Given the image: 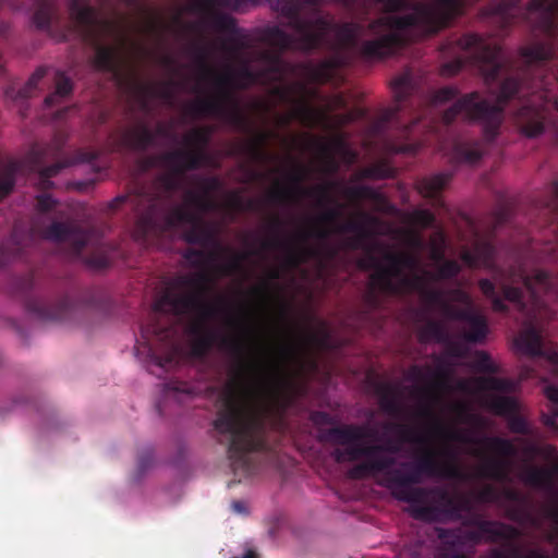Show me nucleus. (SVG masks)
<instances>
[{
  "label": "nucleus",
  "mask_w": 558,
  "mask_h": 558,
  "mask_svg": "<svg viewBox=\"0 0 558 558\" xmlns=\"http://www.w3.org/2000/svg\"><path fill=\"white\" fill-rule=\"evenodd\" d=\"M171 132L165 124L159 123L155 131L140 122L131 128L123 130L118 138V146L122 149L145 153L149 147L156 144L157 137H170Z\"/></svg>",
  "instance_id": "dca6fc26"
},
{
  "label": "nucleus",
  "mask_w": 558,
  "mask_h": 558,
  "mask_svg": "<svg viewBox=\"0 0 558 558\" xmlns=\"http://www.w3.org/2000/svg\"><path fill=\"white\" fill-rule=\"evenodd\" d=\"M487 333V319L482 314L476 313L463 330L462 337L469 343H481L486 339Z\"/></svg>",
  "instance_id": "58836bf2"
},
{
  "label": "nucleus",
  "mask_w": 558,
  "mask_h": 558,
  "mask_svg": "<svg viewBox=\"0 0 558 558\" xmlns=\"http://www.w3.org/2000/svg\"><path fill=\"white\" fill-rule=\"evenodd\" d=\"M380 410L396 418L407 417L408 407L401 401V389L392 384H381L377 387Z\"/></svg>",
  "instance_id": "a878e982"
},
{
  "label": "nucleus",
  "mask_w": 558,
  "mask_h": 558,
  "mask_svg": "<svg viewBox=\"0 0 558 558\" xmlns=\"http://www.w3.org/2000/svg\"><path fill=\"white\" fill-rule=\"evenodd\" d=\"M482 158V151L477 143H456L453 146V159L457 162L474 163Z\"/></svg>",
  "instance_id": "79ce46f5"
},
{
  "label": "nucleus",
  "mask_w": 558,
  "mask_h": 558,
  "mask_svg": "<svg viewBox=\"0 0 558 558\" xmlns=\"http://www.w3.org/2000/svg\"><path fill=\"white\" fill-rule=\"evenodd\" d=\"M306 178V170L300 165H295L289 174V184L276 183L275 187L269 192L268 198L271 203L277 204H291L296 203L301 197H317L319 206L333 204V206L326 207L318 216L317 222L324 225L325 228H316L308 232H303L299 235L296 241H288L280 236L283 229V221L274 216L269 223L270 231L274 236L266 239L262 243L264 250L279 248L284 251V265L288 268H296L306 263L310 258L317 255V251L307 245L306 241L310 236H315L320 240L327 239L331 233H335L337 225L341 223L343 216V206L332 197L331 193L338 185L337 182L330 181L314 187H304L302 182Z\"/></svg>",
  "instance_id": "39448f33"
},
{
  "label": "nucleus",
  "mask_w": 558,
  "mask_h": 558,
  "mask_svg": "<svg viewBox=\"0 0 558 558\" xmlns=\"http://www.w3.org/2000/svg\"><path fill=\"white\" fill-rule=\"evenodd\" d=\"M73 84L70 77L63 72L58 71L56 74V90L45 97V106L50 108L57 104L60 98H64L72 93Z\"/></svg>",
  "instance_id": "a19ab883"
},
{
  "label": "nucleus",
  "mask_w": 558,
  "mask_h": 558,
  "mask_svg": "<svg viewBox=\"0 0 558 558\" xmlns=\"http://www.w3.org/2000/svg\"><path fill=\"white\" fill-rule=\"evenodd\" d=\"M16 289L24 294H27L35 288V277L33 274H27L20 277L15 281Z\"/></svg>",
  "instance_id": "bf43d9fd"
},
{
  "label": "nucleus",
  "mask_w": 558,
  "mask_h": 558,
  "mask_svg": "<svg viewBox=\"0 0 558 558\" xmlns=\"http://www.w3.org/2000/svg\"><path fill=\"white\" fill-rule=\"evenodd\" d=\"M477 386L478 389L484 391H497L504 393L512 392L515 389V384L513 380L494 376L478 378Z\"/></svg>",
  "instance_id": "37998d69"
},
{
  "label": "nucleus",
  "mask_w": 558,
  "mask_h": 558,
  "mask_svg": "<svg viewBox=\"0 0 558 558\" xmlns=\"http://www.w3.org/2000/svg\"><path fill=\"white\" fill-rule=\"evenodd\" d=\"M481 474L488 478L505 481L507 478L506 462L501 459H489L483 464Z\"/></svg>",
  "instance_id": "49530a36"
},
{
  "label": "nucleus",
  "mask_w": 558,
  "mask_h": 558,
  "mask_svg": "<svg viewBox=\"0 0 558 558\" xmlns=\"http://www.w3.org/2000/svg\"><path fill=\"white\" fill-rule=\"evenodd\" d=\"M197 66L202 76L214 77L216 93L209 97L197 98L187 106V112L194 117H216L235 130L253 134V137L238 149L253 159L264 161L270 159L265 146L272 136L268 131H256L250 117L243 111L233 89H246L260 80H267L265 72L253 70L248 60H242L236 70L228 69L218 74L208 64V51L204 46L193 48Z\"/></svg>",
  "instance_id": "20e7f679"
},
{
  "label": "nucleus",
  "mask_w": 558,
  "mask_h": 558,
  "mask_svg": "<svg viewBox=\"0 0 558 558\" xmlns=\"http://www.w3.org/2000/svg\"><path fill=\"white\" fill-rule=\"evenodd\" d=\"M295 107L290 116H282L279 118V124L287 126L292 119L301 121L303 124L313 126L317 121L324 117L323 113L317 111L304 100H295Z\"/></svg>",
  "instance_id": "2f4dec72"
},
{
  "label": "nucleus",
  "mask_w": 558,
  "mask_h": 558,
  "mask_svg": "<svg viewBox=\"0 0 558 558\" xmlns=\"http://www.w3.org/2000/svg\"><path fill=\"white\" fill-rule=\"evenodd\" d=\"M177 283L185 291H167L154 306V319L142 327V337L173 348L178 330L170 318L163 315L169 311L174 316L197 314L199 317L190 326L194 337L192 352L203 357L214 344L236 359V367L231 379L218 397V410L213 421L215 437L227 445L228 457L234 469L248 470V453L267 448V418L272 411H284L291 403V381L286 373V364L294 359L298 347L286 341L278 348L277 359L263 361L248 360L256 353V329L243 328L239 337L220 336L207 325V319L218 313L217 305L206 301L209 294V277L205 272L181 276Z\"/></svg>",
  "instance_id": "f257e3e1"
},
{
  "label": "nucleus",
  "mask_w": 558,
  "mask_h": 558,
  "mask_svg": "<svg viewBox=\"0 0 558 558\" xmlns=\"http://www.w3.org/2000/svg\"><path fill=\"white\" fill-rule=\"evenodd\" d=\"M501 295L496 289V283L489 279H481L478 288L484 296L490 301L492 308L498 313H508L506 301L529 318H533L545 306L543 294L548 293L553 287V280L545 270L537 269L530 276L522 265L505 269L496 278Z\"/></svg>",
  "instance_id": "1a4fd4ad"
},
{
  "label": "nucleus",
  "mask_w": 558,
  "mask_h": 558,
  "mask_svg": "<svg viewBox=\"0 0 558 558\" xmlns=\"http://www.w3.org/2000/svg\"><path fill=\"white\" fill-rule=\"evenodd\" d=\"M415 415L421 418L432 420L434 422V428L437 432H446L441 423L436 418L432 408L428 404H421L416 409Z\"/></svg>",
  "instance_id": "4d7b16f0"
},
{
  "label": "nucleus",
  "mask_w": 558,
  "mask_h": 558,
  "mask_svg": "<svg viewBox=\"0 0 558 558\" xmlns=\"http://www.w3.org/2000/svg\"><path fill=\"white\" fill-rule=\"evenodd\" d=\"M37 201V209L41 213H48L53 209L56 205V201L51 197V195L43 193L36 197Z\"/></svg>",
  "instance_id": "052dcab7"
},
{
  "label": "nucleus",
  "mask_w": 558,
  "mask_h": 558,
  "mask_svg": "<svg viewBox=\"0 0 558 558\" xmlns=\"http://www.w3.org/2000/svg\"><path fill=\"white\" fill-rule=\"evenodd\" d=\"M69 11L83 41L95 50L93 66L99 71L117 72L121 61L120 48L104 44L108 37L120 39L117 23L100 17L98 10L85 0H69Z\"/></svg>",
  "instance_id": "9d476101"
},
{
  "label": "nucleus",
  "mask_w": 558,
  "mask_h": 558,
  "mask_svg": "<svg viewBox=\"0 0 558 558\" xmlns=\"http://www.w3.org/2000/svg\"><path fill=\"white\" fill-rule=\"evenodd\" d=\"M452 174L449 172H440L430 177H425L416 182L418 193L429 199H437L441 191L450 182Z\"/></svg>",
  "instance_id": "7c9ffc66"
},
{
  "label": "nucleus",
  "mask_w": 558,
  "mask_h": 558,
  "mask_svg": "<svg viewBox=\"0 0 558 558\" xmlns=\"http://www.w3.org/2000/svg\"><path fill=\"white\" fill-rule=\"evenodd\" d=\"M213 130L210 128H195L192 129L184 136V150H194L203 154L202 167L206 162L207 155L205 148L210 142Z\"/></svg>",
  "instance_id": "f704fd0d"
},
{
  "label": "nucleus",
  "mask_w": 558,
  "mask_h": 558,
  "mask_svg": "<svg viewBox=\"0 0 558 558\" xmlns=\"http://www.w3.org/2000/svg\"><path fill=\"white\" fill-rule=\"evenodd\" d=\"M45 75L46 69L38 68L22 87L16 88L14 85L8 86L4 92L5 97L13 101H21L22 105H24V102L35 94L39 82ZM20 111L22 116H25L23 106H21Z\"/></svg>",
  "instance_id": "c85d7f7f"
},
{
  "label": "nucleus",
  "mask_w": 558,
  "mask_h": 558,
  "mask_svg": "<svg viewBox=\"0 0 558 558\" xmlns=\"http://www.w3.org/2000/svg\"><path fill=\"white\" fill-rule=\"evenodd\" d=\"M383 3L387 12H398L407 5L408 0H377Z\"/></svg>",
  "instance_id": "0e129e2a"
},
{
  "label": "nucleus",
  "mask_w": 558,
  "mask_h": 558,
  "mask_svg": "<svg viewBox=\"0 0 558 558\" xmlns=\"http://www.w3.org/2000/svg\"><path fill=\"white\" fill-rule=\"evenodd\" d=\"M43 234L46 240L68 244L72 256H78L89 241L88 231L74 222L53 221Z\"/></svg>",
  "instance_id": "a211bd4d"
},
{
  "label": "nucleus",
  "mask_w": 558,
  "mask_h": 558,
  "mask_svg": "<svg viewBox=\"0 0 558 558\" xmlns=\"http://www.w3.org/2000/svg\"><path fill=\"white\" fill-rule=\"evenodd\" d=\"M391 89L393 93L395 105L385 109L380 114L377 123V128L380 131H385L391 124H400L399 114L407 108L409 99L414 90L412 74L405 72L396 77L391 83Z\"/></svg>",
  "instance_id": "f3484780"
},
{
  "label": "nucleus",
  "mask_w": 558,
  "mask_h": 558,
  "mask_svg": "<svg viewBox=\"0 0 558 558\" xmlns=\"http://www.w3.org/2000/svg\"><path fill=\"white\" fill-rule=\"evenodd\" d=\"M402 284L407 290L416 291L429 308H437L444 314L446 305H449L445 292L441 289L429 287L425 276L413 275V277H404Z\"/></svg>",
  "instance_id": "4be33fe9"
},
{
  "label": "nucleus",
  "mask_w": 558,
  "mask_h": 558,
  "mask_svg": "<svg viewBox=\"0 0 558 558\" xmlns=\"http://www.w3.org/2000/svg\"><path fill=\"white\" fill-rule=\"evenodd\" d=\"M259 0H191L185 5V11L208 15L210 25L219 33L228 35L223 48L234 54H239L251 47V41L244 29L238 27L236 20L217 8L243 13L250 7H255Z\"/></svg>",
  "instance_id": "9b49d317"
},
{
  "label": "nucleus",
  "mask_w": 558,
  "mask_h": 558,
  "mask_svg": "<svg viewBox=\"0 0 558 558\" xmlns=\"http://www.w3.org/2000/svg\"><path fill=\"white\" fill-rule=\"evenodd\" d=\"M35 12L33 22L37 28L50 31L53 21H59V9L56 0H34Z\"/></svg>",
  "instance_id": "c756f323"
},
{
  "label": "nucleus",
  "mask_w": 558,
  "mask_h": 558,
  "mask_svg": "<svg viewBox=\"0 0 558 558\" xmlns=\"http://www.w3.org/2000/svg\"><path fill=\"white\" fill-rule=\"evenodd\" d=\"M46 155H48V148H43L36 145L31 149L27 156V161L31 165V169L38 172V184L39 187L44 191L52 189L53 182L50 179L56 177L62 169L71 165V161L64 160L57 161L50 166L44 167L43 160Z\"/></svg>",
  "instance_id": "412c9836"
},
{
  "label": "nucleus",
  "mask_w": 558,
  "mask_h": 558,
  "mask_svg": "<svg viewBox=\"0 0 558 558\" xmlns=\"http://www.w3.org/2000/svg\"><path fill=\"white\" fill-rule=\"evenodd\" d=\"M446 436L458 442L485 446L490 451L505 458L513 457L517 453V448L511 440L498 436L476 438L458 430L446 432Z\"/></svg>",
  "instance_id": "b1692460"
},
{
  "label": "nucleus",
  "mask_w": 558,
  "mask_h": 558,
  "mask_svg": "<svg viewBox=\"0 0 558 558\" xmlns=\"http://www.w3.org/2000/svg\"><path fill=\"white\" fill-rule=\"evenodd\" d=\"M470 524L477 527L482 533L483 539L489 543L517 541L521 536V531L518 527L499 521L474 518L470 521Z\"/></svg>",
  "instance_id": "393cba45"
},
{
  "label": "nucleus",
  "mask_w": 558,
  "mask_h": 558,
  "mask_svg": "<svg viewBox=\"0 0 558 558\" xmlns=\"http://www.w3.org/2000/svg\"><path fill=\"white\" fill-rule=\"evenodd\" d=\"M228 206L235 211H244V198L238 193H232L228 198Z\"/></svg>",
  "instance_id": "338daca9"
},
{
  "label": "nucleus",
  "mask_w": 558,
  "mask_h": 558,
  "mask_svg": "<svg viewBox=\"0 0 558 558\" xmlns=\"http://www.w3.org/2000/svg\"><path fill=\"white\" fill-rule=\"evenodd\" d=\"M459 15L461 0H432L428 3H416L412 12L405 15L380 16L368 23L367 29L375 38L362 41L359 52L367 60L386 59L404 46L402 31L414 28L433 35L447 27Z\"/></svg>",
  "instance_id": "0eeeda50"
},
{
  "label": "nucleus",
  "mask_w": 558,
  "mask_h": 558,
  "mask_svg": "<svg viewBox=\"0 0 558 558\" xmlns=\"http://www.w3.org/2000/svg\"><path fill=\"white\" fill-rule=\"evenodd\" d=\"M360 219H350L340 225H337L335 228V233H356L360 238H366L368 235V230L366 225L375 223L377 221L376 218L366 214L360 213Z\"/></svg>",
  "instance_id": "ea45409f"
},
{
  "label": "nucleus",
  "mask_w": 558,
  "mask_h": 558,
  "mask_svg": "<svg viewBox=\"0 0 558 558\" xmlns=\"http://www.w3.org/2000/svg\"><path fill=\"white\" fill-rule=\"evenodd\" d=\"M19 170V162H10L0 173V201L12 192L15 184V174Z\"/></svg>",
  "instance_id": "a18cd8bd"
},
{
  "label": "nucleus",
  "mask_w": 558,
  "mask_h": 558,
  "mask_svg": "<svg viewBox=\"0 0 558 558\" xmlns=\"http://www.w3.org/2000/svg\"><path fill=\"white\" fill-rule=\"evenodd\" d=\"M535 223L547 228L553 239V245L545 250L551 259L558 260V182L550 183L543 199L535 204Z\"/></svg>",
  "instance_id": "2eb2a0df"
},
{
  "label": "nucleus",
  "mask_w": 558,
  "mask_h": 558,
  "mask_svg": "<svg viewBox=\"0 0 558 558\" xmlns=\"http://www.w3.org/2000/svg\"><path fill=\"white\" fill-rule=\"evenodd\" d=\"M202 191L187 190L184 195V206L187 209L190 207L195 208L198 213H208L217 208L216 201L210 194L217 191L220 186V182L215 177H206L201 179Z\"/></svg>",
  "instance_id": "5701e85b"
},
{
  "label": "nucleus",
  "mask_w": 558,
  "mask_h": 558,
  "mask_svg": "<svg viewBox=\"0 0 558 558\" xmlns=\"http://www.w3.org/2000/svg\"><path fill=\"white\" fill-rule=\"evenodd\" d=\"M159 225H155L151 231H147L146 240H136L144 245L155 244L166 232H169L181 225H190L184 232L183 239L192 245H199L203 248H213L225 251L218 239V230L213 223L205 222L192 209L184 205H175L173 211L168 216H162Z\"/></svg>",
  "instance_id": "f8f14e48"
},
{
  "label": "nucleus",
  "mask_w": 558,
  "mask_h": 558,
  "mask_svg": "<svg viewBox=\"0 0 558 558\" xmlns=\"http://www.w3.org/2000/svg\"><path fill=\"white\" fill-rule=\"evenodd\" d=\"M222 251L213 248H186L182 257L194 268L201 269L196 274L205 272L209 277V292L211 291L213 280L206 268L214 265L220 257Z\"/></svg>",
  "instance_id": "bb28decb"
},
{
  "label": "nucleus",
  "mask_w": 558,
  "mask_h": 558,
  "mask_svg": "<svg viewBox=\"0 0 558 558\" xmlns=\"http://www.w3.org/2000/svg\"><path fill=\"white\" fill-rule=\"evenodd\" d=\"M494 247L490 243H476L473 248H463L460 253L461 260L471 268L489 267L494 259Z\"/></svg>",
  "instance_id": "cd10ccee"
},
{
  "label": "nucleus",
  "mask_w": 558,
  "mask_h": 558,
  "mask_svg": "<svg viewBox=\"0 0 558 558\" xmlns=\"http://www.w3.org/2000/svg\"><path fill=\"white\" fill-rule=\"evenodd\" d=\"M504 496L507 500L514 504L523 505L525 502V497L520 492L512 488L505 489Z\"/></svg>",
  "instance_id": "774afa93"
},
{
  "label": "nucleus",
  "mask_w": 558,
  "mask_h": 558,
  "mask_svg": "<svg viewBox=\"0 0 558 558\" xmlns=\"http://www.w3.org/2000/svg\"><path fill=\"white\" fill-rule=\"evenodd\" d=\"M474 365L478 372L487 374L498 373V367L494 364L490 356L484 351H481L476 354Z\"/></svg>",
  "instance_id": "864d4df0"
},
{
  "label": "nucleus",
  "mask_w": 558,
  "mask_h": 558,
  "mask_svg": "<svg viewBox=\"0 0 558 558\" xmlns=\"http://www.w3.org/2000/svg\"><path fill=\"white\" fill-rule=\"evenodd\" d=\"M203 154L194 150L174 148L163 151L151 158L153 165H158L167 172L159 175L149 186H142L128 195L117 196L110 203L112 210L124 205L136 214L133 230L135 240H146L147 231L159 225L162 216L173 211L175 205L171 204L172 194L180 187L181 177L189 171L202 167Z\"/></svg>",
  "instance_id": "423d86ee"
},
{
  "label": "nucleus",
  "mask_w": 558,
  "mask_h": 558,
  "mask_svg": "<svg viewBox=\"0 0 558 558\" xmlns=\"http://www.w3.org/2000/svg\"><path fill=\"white\" fill-rule=\"evenodd\" d=\"M504 542L501 548L489 550L488 558H549L547 554L538 549H531L527 554H524L522 547L515 544V541Z\"/></svg>",
  "instance_id": "72a5a7b5"
},
{
  "label": "nucleus",
  "mask_w": 558,
  "mask_h": 558,
  "mask_svg": "<svg viewBox=\"0 0 558 558\" xmlns=\"http://www.w3.org/2000/svg\"><path fill=\"white\" fill-rule=\"evenodd\" d=\"M393 169L386 162H378L360 170L359 179L383 180L392 177Z\"/></svg>",
  "instance_id": "de8ad7c7"
},
{
  "label": "nucleus",
  "mask_w": 558,
  "mask_h": 558,
  "mask_svg": "<svg viewBox=\"0 0 558 558\" xmlns=\"http://www.w3.org/2000/svg\"><path fill=\"white\" fill-rule=\"evenodd\" d=\"M544 424L558 430V404L550 405L549 414L544 415Z\"/></svg>",
  "instance_id": "69168bd1"
},
{
  "label": "nucleus",
  "mask_w": 558,
  "mask_h": 558,
  "mask_svg": "<svg viewBox=\"0 0 558 558\" xmlns=\"http://www.w3.org/2000/svg\"><path fill=\"white\" fill-rule=\"evenodd\" d=\"M141 93L144 96H158L165 100H170L172 98V92H171V83H167L166 85L161 87H155L150 85H143L140 87Z\"/></svg>",
  "instance_id": "5fc2aeb1"
},
{
  "label": "nucleus",
  "mask_w": 558,
  "mask_h": 558,
  "mask_svg": "<svg viewBox=\"0 0 558 558\" xmlns=\"http://www.w3.org/2000/svg\"><path fill=\"white\" fill-rule=\"evenodd\" d=\"M515 347L520 352L530 356L542 355V337L538 330L531 326L517 337Z\"/></svg>",
  "instance_id": "473e14b6"
},
{
  "label": "nucleus",
  "mask_w": 558,
  "mask_h": 558,
  "mask_svg": "<svg viewBox=\"0 0 558 558\" xmlns=\"http://www.w3.org/2000/svg\"><path fill=\"white\" fill-rule=\"evenodd\" d=\"M461 271V266L457 260L448 259L441 263L436 271V275L433 276L429 272H425V277L428 279H452L457 277Z\"/></svg>",
  "instance_id": "09e8293b"
},
{
  "label": "nucleus",
  "mask_w": 558,
  "mask_h": 558,
  "mask_svg": "<svg viewBox=\"0 0 558 558\" xmlns=\"http://www.w3.org/2000/svg\"><path fill=\"white\" fill-rule=\"evenodd\" d=\"M558 0H531L522 8L519 0H498L489 3L483 15L496 20L501 28L517 20L533 25L547 35L549 41L536 43L520 49L522 68L509 72L508 59L500 46L474 33L462 35L442 45L441 51L452 60L440 68L444 76L458 74L465 65L476 68L487 83L496 82L505 72L495 104L472 92L461 96L442 113V121L450 125L458 117L483 125L487 141L498 135L504 120V108L512 99H519L517 121L522 134L537 137L545 131L550 108L558 111V69L553 71L549 61L556 56L554 44L558 31Z\"/></svg>",
  "instance_id": "f03ea898"
},
{
  "label": "nucleus",
  "mask_w": 558,
  "mask_h": 558,
  "mask_svg": "<svg viewBox=\"0 0 558 558\" xmlns=\"http://www.w3.org/2000/svg\"><path fill=\"white\" fill-rule=\"evenodd\" d=\"M385 427L396 432L398 438L387 439L383 444H364L362 440L371 436L365 426L342 424L319 428L318 439L342 447L332 452L339 463L363 459L348 471L349 477L363 480L381 474V485L397 500L409 504V512L416 520L432 522L442 517L458 520L462 513L471 511L472 502L463 494H451L441 487L417 486L424 477L464 478L456 463L440 461L434 450L427 449L415 461L401 462L393 468V456L401 450L402 444H424L426 439L416 426L408 423H388Z\"/></svg>",
  "instance_id": "7ed1b4c3"
},
{
  "label": "nucleus",
  "mask_w": 558,
  "mask_h": 558,
  "mask_svg": "<svg viewBox=\"0 0 558 558\" xmlns=\"http://www.w3.org/2000/svg\"><path fill=\"white\" fill-rule=\"evenodd\" d=\"M418 339L423 343L429 342L432 340L438 343H448L449 335L444 323L436 319H428L420 328Z\"/></svg>",
  "instance_id": "4c0bfd02"
},
{
  "label": "nucleus",
  "mask_w": 558,
  "mask_h": 558,
  "mask_svg": "<svg viewBox=\"0 0 558 558\" xmlns=\"http://www.w3.org/2000/svg\"><path fill=\"white\" fill-rule=\"evenodd\" d=\"M330 340V332L325 325H323L316 332L308 336V341L318 347L327 348Z\"/></svg>",
  "instance_id": "6e6d98bb"
},
{
  "label": "nucleus",
  "mask_w": 558,
  "mask_h": 558,
  "mask_svg": "<svg viewBox=\"0 0 558 558\" xmlns=\"http://www.w3.org/2000/svg\"><path fill=\"white\" fill-rule=\"evenodd\" d=\"M374 274L371 276L372 284L380 292L388 294L399 293L405 289L402 279L409 277L404 269H416L418 258L408 252H385L383 259L371 258Z\"/></svg>",
  "instance_id": "ddd939ff"
},
{
  "label": "nucleus",
  "mask_w": 558,
  "mask_h": 558,
  "mask_svg": "<svg viewBox=\"0 0 558 558\" xmlns=\"http://www.w3.org/2000/svg\"><path fill=\"white\" fill-rule=\"evenodd\" d=\"M459 94L458 88L453 86H445L439 88L434 96V100L437 104H445L454 99Z\"/></svg>",
  "instance_id": "13d9d810"
},
{
  "label": "nucleus",
  "mask_w": 558,
  "mask_h": 558,
  "mask_svg": "<svg viewBox=\"0 0 558 558\" xmlns=\"http://www.w3.org/2000/svg\"><path fill=\"white\" fill-rule=\"evenodd\" d=\"M486 404L495 414L508 418V427L512 433L529 434L527 422L517 413L518 403L513 397L492 395L487 398Z\"/></svg>",
  "instance_id": "aec40b11"
},
{
  "label": "nucleus",
  "mask_w": 558,
  "mask_h": 558,
  "mask_svg": "<svg viewBox=\"0 0 558 558\" xmlns=\"http://www.w3.org/2000/svg\"><path fill=\"white\" fill-rule=\"evenodd\" d=\"M148 353L151 357V360L155 362V364L159 367H166L167 365L171 364L173 361V353H170L169 355L162 357L159 356L153 349V347L148 345Z\"/></svg>",
  "instance_id": "e2e57ef3"
},
{
  "label": "nucleus",
  "mask_w": 558,
  "mask_h": 558,
  "mask_svg": "<svg viewBox=\"0 0 558 558\" xmlns=\"http://www.w3.org/2000/svg\"><path fill=\"white\" fill-rule=\"evenodd\" d=\"M344 195L354 201H372L378 209H385L388 206L386 196L368 185L348 186L344 190Z\"/></svg>",
  "instance_id": "c9c22d12"
},
{
  "label": "nucleus",
  "mask_w": 558,
  "mask_h": 558,
  "mask_svg": "<svg viewBox=\"0 0 558 558\" xmlns=\"http://www.w3.org/2000/svg\"><path fill=\"white\" fill-rule=\"evenodd\" d=\"M26 310L41 320H64L73 310V302L69 295L61 296L57 302L49 303L41 299L27 296Z\"/></svg>",
  "instance_id": "6ab92c4d"
},
{
  "label": "nucleus",
  "mask_w": 558,
  "mask_h": 558,
  "mask_svg": "<svg viewBox=\"0 0 558 558\" xmlns=\"http://www.w3.org/2000/svg\"><path fill=\"white\" fill-rule=\"evenodd\" d=\"M227 251L231 253L230 259L216 267L217 271L222 276L245 275L246 269L244 267V262L247 260L250 256L257 253L256 251L231 252L230 250L225 248V252ZM221 253H223V251Z\"/></svg>",
  "instance_id": "e433bc0d"
},
{
  "label": "nucleus",
  "mask_w": 558,
  "mask_h": 558,
  "mask_svg": "<svg viewBox=\"0 0 558 558\" xmlns=\"http://www.w3.org/2000/svg\"><path fill=\"white\" fill-rule=\"evenodd\" d=\"M311 421L317 427L333 424L332 416L324 411H314L311 414Z\"/></svg>",
  "instance_id": "680f3d73"
},
{
  "label": "nucleus",
  "mask_w": 558,
  "mask_h": 558,
  "mask_svg": "<svg viewBox=\"0 0 558 558\" xmlns=\"http://www.w3.org/2000/svg\"><path fill=\"white\" fill-rule=\"evenodd\" d=\"M360 32L361 26L355 23H342L335 27L336 37L343 47L356 46Z\"/></svg>",
  "instance_id": "c03bdc74"
},
{
  "label": "nucleus",
  "mask_w": 558,
  "mask_h": 558,
  "mask_svg": "<svg viewBox=\"0 0 558 558\" xmlns=\"http://www.w3.org/2000/svg\"><path fill=\"white\" fill-rule=\"evenodd\" d=\"M11 243L13 247L4 242L0 243V268L3 267L10 259L19 258L22 255V246L16 242V230L11 235Z\"/></svg>",
  "instance_id": "8fccbe9b"
},
{
  "label": "nucleus",
  "mask_w": 558,
  "mask_h": 558,
  "mask_svg": "<svg viewBox=\"0 0 558 558\" xmlns=\"http://www.w3.org/2000/svg\"><path fill=\"white\" fill-rule=\"evenodd\" d=\"M277 5L281 15L288 19V26L294 31V35L288 34L279 26L264 29L262 40L274 49L258 51L256 59L263 63L260 71L265 72L267 80H278L286 72V63L281 56L284 50L308 52L318 49L332 29L331 22L323 16H303L300 4L293 0H281Z\"/></svg>",
  "instance_id": "6e6552de"
},
{
  "label": "nucleus",
  "mask_w": 558,
  "mask_h": 558,
  "mask_svg": "<svg viewBox=\"0 0 558 558\" xmlns=\"http://www.w3.org/2000/svg\"><path fill=\"white\" fill-rule=\"evenodd\" d=\"M435 220L434 214L428 209H416L410 215V222L422 229L432 227Z\"/></svg>",
  "instance_id": "603ef678"
},
{
  "label": "nucleus",
  "mask_w": 558,
  "mask_h": 558,
  "mask_svg": "<svg viewBox=\"0 0 558 558\" xmlns=\"http://www.w3.org/2000/svg\"><path fill=\"white\" fill-rule=\"evenodd\" d=\"M475 314L476 312L471 308H459L449 303V305H446L444 316L452 320L463 322L468 325Z\"/></svg>",
  "instance_id": "3c124183"
},
{
  "label": "nucleus",
  "mask_w": 558,
  "mask_h": 558,
  "mask_svg": "<svg viewBox=\"0 0 558 558\" xmlns=\"http://www.w3.org/2000/svg\"><path fill=\"white\" fill-rule=\"evenodd\" d=\"M545 456L551 460L549 465H526L521 474V481L533 488L547 493L554 505L546 510V517L558 525V451L554 446L544 448Z\"/></svg>",
  "instance_id": "4468645a"
}]
</instances>
